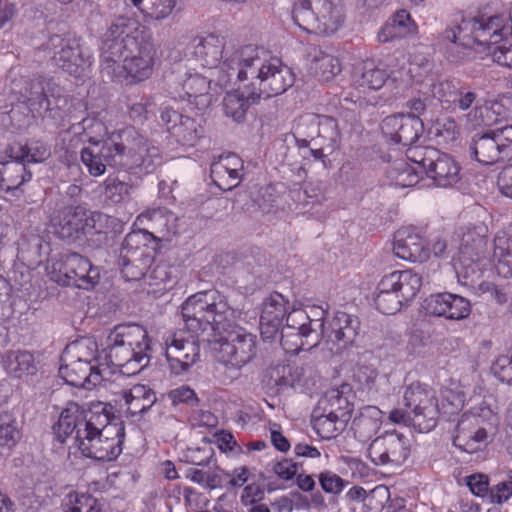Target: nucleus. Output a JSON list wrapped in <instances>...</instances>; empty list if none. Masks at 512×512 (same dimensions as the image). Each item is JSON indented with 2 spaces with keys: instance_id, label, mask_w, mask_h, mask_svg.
<instances>
[{
  "instance_id": "f257e3e1",
  "label": "nucleus",
  "mask_w": 512,
  "mask_h": 512,
  "mask_svg": "<svg viewBox=\"0 0 512 512\" xmlns=\"http://www.w3.org/2000/svg\"><path fill=\"white\" fill-rule=\"evenodd\" d=\"M182 317L190 335L177 331L166 339V358L175 375L186 373L200 358L196 337L213 332L217 359L227 369L239 371L257 354V338L243 327L233 325L235 311L216 290L198 292L182 305Z\"/></svg>"
},
{
  "instance_id": "f03ea898",
  "label": "nucleus",
  "mask_w": 512,
  "mask_h": 512,
  "mask_svg": "<svg viewBox=\"0 0 512 512\" xmlns=\"http://www.w3.org/2000/svg\"><path fill=\"white\" fill-rule=\"evenodd\" d=\"M53 429L62 443L74 435L75 444L85 457L112 461L122 452L124 426L122 422L110 420L105 404L98 403L85 410L77 403H69Z\"/></svg>"
},
{
  "instance_id": "7ed1b4c3",
  "label": "nucleus",
  "mask_w": 512,
  "mask_h": 512,
  "mask_svg": "<svg viewBox=\"0 0 512 512\" xmlns=\"http://www.w3.org/2000/svg\"><path fill=\"white\" fill-rule=\"evenodd\" d=\"M221 69L224 75L219 78V85H226L236 76L243 95L252 101L280 95L294 83V74L287 65L253 45L227 51Z\"/></svg>"
},
{
  "instance_id": "20e7f679",
  "label": "nucleus",
  "mask_w": 512,
  "mask_h": 512,
  "mask_svg": "<svg viewBox=\"0 0 512 512\" xmlns=\"http://www.w3.org/2000/svg\"><path fill=\"white\" fill-rule=\"evenodd\" d=\"M131 155L133 164L146 173L152 172L160 163L159 149L151 145L134 128L127 127L112 133L101 146L90 145L81 151V160L92 176H101L107 165H113L115 158L125 151Z\"/></svg>"
},
{
  "instance_id": "39448f33",
  "label": "nucleus",
  "mask_w": 512,
  "mask_h": 512,
  "mask_svg": "<svg viewBox=\"0 0 512 512\" xmlns=\"http://www.w3.org/2000/svg\"><path fill=\"white\" fill-rule=\"evenodd\" d=\"M147 331L140 325H118L106 339L105 361L123 375L139 373L149 363Z\"/></svg>"
},
{
  "instance_id": "423d86ee",
  "label": "nucleus",
  "mask_w": 512,
  "mask_h": 512,
  "mask_svg": "<svg viewBox=\"0 0 512 512\" xmlns=\"http://www.w3.org/2000/svg\"><path fill=\"white\" fill-rule=\"evenodd\" d=\"M63 360L70 363L61 365L59 372L72 386H97L109 374V363L100 362L98 344L94 338H81L67 345Z\"/></svg>"
},
{
  "instance_id": "0eeeda50",
  "label": "nucleus",
  "mask_w": 512,
  "mask_h": 512,
  "mask_svg": "<svg viewBox=\"0 0 512 512\" xmlns=\"http://www.w3.org/2000/svg\"><path fill=\"white\" fill-rule=\"evenodd\" d=\"M499 16L462 18L459 24L448 27L442 33L443 41L463 47L474 44L487 48L489 53L507 35Z\"/></svg>"
},
{
  "instance_id": "6e6552de",
  "label": "nucleus",
  "mask_w": 512,
  "mask_h": 512,
  "mask_svg": "<svg viewBox=\"0 0 512 512\" xmlns=\"http://www.w3.org/2000/svg\"><path fill=\"white\" fill-rule=\"evenodd\" d=\"M154 45L148 40L141 44L121 51L120 55L102 57V71L112 78H131L134 81H143L153 72Z\"/></svg>"
},
{
  "instance_id": "1a4fd4ad",
  "label": "nucleus",
  "mask_w": 512,
  "mask_h": 512,
  "mask_svg": "<svg viewBox=\"0 0 512 512\" xmlns=\"http://www.w3.org/2000/svg\"><path fill=\"white\" fill-rule=\"evenodd\" d=\"M327 404L322 407V440L337 439L346 428L353 411L354 398L349 383H335L334 387L324 394Z\"/></svg>"
},
{
  "instance_id": "9d476101",
  "label": "nucleus",
  "mask_w": 512,
  "mask_h": 512,
  "mask_svg": "<svg viewBox=\"0 0 512 512\" xmlns=\"http://www.w3.org/2000/svg\"><path fill=\"white\" fill-rule=\"evenodd\" d=\"M407 160L418 165L420 170L439 187H449L459 181L460 168L449 155L430 146L409 147Z\"/></svg>"
},
{
  "instance_id": "9b49d317",
  "label": "nucleus",
  "mask_w": 512,
  "mask_h": 512,
  "mask_svg": "<svg viewBox=\"0 0 512 512\" xmlns=\"http://www.w3.org/2000/svg\"><path fill=\"white\" fill-rule=\"evenodd\" d=\"M359 327L357 317L337 312L330 318L328 308L322 307V354L330 357L341 355L353 344Z\"/></svg>"
},
{
  "instance_id": "f8f14e48",
  "label": "nucleus",
  "mask_w": 512,
  "mask_h": 512,
  "mask_svg": "<svg viewBox=\"0 0 512 512\" xmlns=\"http://www.w3.org/2000/svg\"><path fill=\"white\" fill-rule=\"evenodd\" d=\"M149 40L145 27L133 17H117L103 37L101 57L120 55L121 51Z\"/></svg>"
},
{
  "instance_id": "ddd939ff",
  "label": "nucleus",
  "mask_w": 512,
  "mask_h": 512,
  "mask_svg": "<svg viewBox=\"0 0 512 512\" xmlns=\"http://www.w3.org/2000/svg\"><path fill=\"white\" fill-rule=\"evenodd\" d=\"M487 246L486 236L475 229L463 234L457 257H453V266L463 284H473L481 274L479 261Z\"/></svg>"
},
{
  "instance_id": "4468645a",
  "label": "nucleus",
  "mask_w": 512,
  "mask_h": 512,
  "mask_svg": "<svg viewBox=\"0 0 512 512\" xmlns=\"http://www.w3.org/2000/svg\"><path fill=\"white\" fill-rule=\"evenodd\" d=\"M403 404L413 414V425L420 432H428L435 427L439 410L432 389L419 382L412 383L404 392Z\"/></svg>"
},
{
  "instance_id": "2eb2a0df",
  "label": "nucleus",
  "mask_w": 512,
  "mask_h": 512,
  "mask_svg": "<svg viewBox=\"0 0 512 512\" xmlns=\"http://www.w3.org/2000/svg\"><path fill=\"white\" fill-rule=\"evenodd\" d=\"M411 453V436L387 431L376 437L368 447V456L375 465L400 466Z\"/></svg>"
},
{
  "instance_id": "dca6fc26",
  "label": "nucleus",
  "mask_w": 512,
  "mask_h": 512,
  "mask_svg": "<svg viewBox=\"0 0 512 512\" xmlns=\"http://www.w3.org/2000/svg\"><path fill=\"white\" fill-rule=\"evenodd\" d=\"M145 232L133 231L126 235L120 252V265L122 274L127 280L145 279L146 268L151 264L152 258L145 254L143 241Z\"/></svg>"
},
{
  "instance_id": "f3484780",
  "label": "nucleus",
  "mask_w": 512,
  "mask_h": 512,
  "mask_svg": "<svg viewBox=\"0 0 512 512\" xmlns=\"http://www.w3.org/2000/svg\"><path fill=\"white\" fill-rule=\"evenodd\" d=\"M52 44L58 48L53 54L55 65L75 77L83 76L90 68L93 58L75 39H62L55 36Z\"/></svg>"
},
{
  "instance_id": "a211bd4d",
  "label": "nucleus",
  "mask_w": 512,
  "mask_h": 512,
  "mask_svg": "<svg viewBox=\"0 0 512 512\" xmlns=\"http://www.w3.org/2000/svg\"><path fill=\"white\" fill-rule=\"evenodd\" d=\"M381 131L393 144L411 146L422 135L424 124L421 118L399 113L385 117L381 123Z\"/></svg>"
},
{
  "instance_id": "6ab92c4d",
  "label": "nucleus",
  "mask_w": 512,
  "mask_h": 512,
  "mask_svg": "<svg viewBox=\"0 0 512 512\" xmlns=\"http://www.w3.org/2000/svg\"><path fill=\"white\" fill-rule=\"evenodd\" d=\"M192 48L196 59L203 67L211 70V76H216L217 83L219 84V78L224 75L221 66L226 52L236 48H225L224 38L214 34L195 38L192 43Z\"/></svg>"
},
{
  "instance_id": "aec40b11",
  "label": "nucleus",
  "mask_w": 512,
  "mask_h": 512,
  "mask_svg": "<svg viewBox=\"0 0 512 512\" xmlns=\"http://www.w3.org/2000/svg\"><path fill=\"white\" fill-rule=\"evenodd\" d=\"M423 309L429 315L445 317L449 320H462L471 313L468 299L449 292L432 294L423 302Z\"/></svg>"
},
{
  "instance_id": "412c9836",
  "label": "nucleus",
  "mask_w": 512,
  "mask_h": 512,
  "mask_svg": "<svg viewBox=\"0 0 512 512\" xmlns=\"http://www.w3.org/2000/svg\"><path fill=\"white\" fill-rule=\"evenodd\" d=\"M211 76H203L197 72L187 71L180 81L181 89L177 91L178 97L187 100L197 109L208 107L217 93L216 87L212 88Z\"/></svg>"
},
{
  "instance_id": "4be33fe9",
  "label": "nucleus",
  "mask_w": 512,
  "mask_h": 512,
  "mask_svg": "<svg viewBox=\"0 0 512 512\" xmlns=\"http://www.w3.org/2000/svg\"><path fill=\"white\" fill-rule=\"evenodd\" d=\"M453 444L467 453L481 450L488 443V433L480 426V418L474 414H463L456 425Z\"/></svg>"
},
{
  "instance_id": "5701e85b",
  "label": "nucleus",
  "mask_w": 512,
  "mask_h": 512,
  "mask_svg": "<svg viewBox=\"0 0 512 512\" xmlns=\"http://www.w3.org/2000/svg\"><path fill=\"white\" fill-rule=\"evenodd\" d=\"M66 278L64 284L74 285L80 289L89 290L100 280V271L97 266L85 257L73 253L66 257L62 269Z\"/></svg>"
},
{
  "instance_id": "b1692460",
  "label": "nucleus",
  "mask_w": 512,
  "mask_h": 512,
  "mask_svg": "<svg viewBox=\"0 0 512 512\" xmlns=\"http://www.w3.org/2000/svg\"><path fill=\"white\" fill-rule=\"evenodd\" d=\"M394 254L403 260L423 263L430 256L425 238L413 228L399 229L394 235Z\"/></svg>"
},
{
  "instance_id": "393cba45",
  "label": "nucleus",
  "mask_w": 512,
  "mask_h": 512,
  "mask_svg": "<svg viewBox=\"0 0 512 512\" xmlns=\"http://www.w3.org/2000/svg\"><path fill=\"white\" fill-rule=\"evenodd\" d=\"M160 117L171 136L183 146H194L203 134L202 127L194 119L173 109L165 108Z\"/></svg>"
},
{
  "instance_id": "a878e982",
  "label": "nucleus",
  "mask_w": 512,
  "mask_h": 512,
  "mask_svg": "<svg viewBox=\"0 0 512 512\" xmlns=\"http://www.w3.org/2000/svg\"><path fill=\"white\" fill-rule=\"evenodd\" d=\"M115 403L129 416H140L157 401L155 392L147 385L136 384L115 395Z\"/></svg>"
},
{
  "instance_id": "bb28decb",
  "label": "nucleus",
  "mask_w": 512,
  "mask_h": 512,
  "mask_svg": "<svg viewBox=\"0 0 512 512\" xmlns=\"http://www.w3.org/2000/svg\"><path fill=\"white\" fill-rule=\"evenodd\" d=\"M242 170V160L237 155L230 154L220 157L211 165V176L219 187L230 190L240 183Z\"/></svg>"
},
{
  "instance_id": "cd10ccee",
  "label": "nucleus",
  "mask_w": 512,
  "mask_h": 512,
  "mask_svg": "<svg viewBox=\"0 0 512 512\" xmlns=\"http://www.w3.org/2000/svg\"><path fill=\"white\" fill-rule=\"evenodd\" d=\"M492 131L489 129L486 132L475 134L469 143L471 156L483 165H493L505 161Z\"/></svg>"
},
{
  "instance_id": "c85d7f7f",
  "label": "nucleus",
  "mask_w": 512,
  "mask_h": 512,
  "mask_svg": "<svg viewBox=\"0 0 512 512\" xmlns=\"http://www.w3.org/2000/svg\"><path fill=\"white\" fill-rule=\"evenodd\" d=\"M286 316V300L283 295L273 293L265 299L260 315L262 335L271 337Z\"/></svg>"
},
{
  "instance_id": "c756f323",
  "label": "nucleus",
  "mask_w": 512,
  "mask_h": 512,
  "mask_svg": "<svg viewBox=\"0 0 512 512\" xmlns=\"http://www.w3.org/2000/svg\"><path fill=\"white\" fill-rule=\"evenodd\" d=\"M384 287L395 289L403 302L415 298L422 286V277L412 270L394 271L385 275Z\"/></svg>"
},
{
  "instance_id": "7c9ffc66",
  "label": "nucleus",
  "mask_w": 512,
  "mask_h": 512,
  "mask_svg": "<svg viewBox=\"0 0 512 512\" xmlns=\"http://www.w3.org/2000/svg\"><path fill=\"white\" fill-rule=\"evenodd\" d=\"M85 211L80 208H67L52 219L55 233L62 239H74L84 229Z\"/></svg>"
},
{
  "instance_id": "2f4dec72",
  "label": "nucleus",
  "mask_w": 512,
  "mask_h": 512,
  "mask_svg": "<svg viewBox=\"0 0 512 512\" xmlns=\"http://www.w3.org/2000/svg\"><path fill=\"white\" fill-rule=\"evenodd\" d=\"M141 222H151L152 229L162 238L170 239L178 232V217L166 208L149 210L139 216Z\"/></svg>"
},
{
  "instance_id": "473e14b6",
  "label": "nucleus",
  "mask_w": 512,
  "mask_h": 512,
  "mask_svg": "<svg viewBox=\"0 0 512 512\" xmlns=\"http://www.w3.org/2000/svg\"><path fill=\"white\" fill-rule=\"evenodd\" d=\"M70 110V101L58 87L48 89L46 97L39 102L35 112L43 118L61 119Z\"/></svg>"
},
{
  "instance_id": "72a5a7b5",
  "label": "nucleus",
  "mask_w": 512,
  "mask_h": 512,
  "mask_svg": "<svg viewBox=\"0 0 512 512\" xmlns=\"http://www.w3.org/2000/svg\"><path fill=\"white\" fill-rule=\"evenodd\" d=\"M493 257L499 274L505 277L512 274V224L506 231L496 235Z\"/></svg>"
},
{
  "instance_id": "f704fd0d",
  "label": "nucleus",
  "mask_w": 512,
  "mask_h": 512,
  "mask_svg": "<svg viewBox=\"0 0 512 512\" xmlns=\"http://www.w3.org/2000/svg\"><path fill=\"white\" fill-rule=\"evenodd\" d=\"M346 20L344 6L340 0H325L322 3V34L329 36L341 29Z\"/></svg>"
},
{
  "instance_id": "c9c22d12",
  "label": "nucleus",
  "mask_w": 512,
  "mask_h": 512,
  "mask_svg": "<svg viewBox=\"0 0 512 512\" xmlns=\"http://www.w3.org/2000/svg\"><path fill=\"white\" fill-rule=\"evenodd\" d=\"M388 74L384 69L375 66L373 61H365L354 75L355 83L371 90L380 89L386 82Z\"/></svg>"
},
{
  "instance_id": "e433bc0d",
  "label": "nucleus",
  "mask_w": 512,
  "mask_h": 512,
  "mask_svg": "<svg viewBox=\"0 0 512 512\" xmlns=\"http://www.w3.org/2000/svg\"><path fill=\"white\" fill-rule=\"evenodd\" d=\"M382 411L376 406L365 407L360 415L353 420V427L360 437L370 438L381 425Z\"/></svg>"
},
{
  "instance_id": "4c0bfd02",
  "label": "nucleus",
  "mask_w": 512,
  "mask_h": 512,
  "mask_svg": "<svg viewBox=\"0 0 512 512\" xmlns=\"http://www.w3.org/2000/svg\"><path fill=\"white\" fill-rule=\"evenodd\" d=\"M48 89H51V83L46 78L35 77L25 81L20 93L29 109L35 112V108L39 107V102L48 94Z\"/></svg>"
},
{
  "instance_id": "58836bf2",
  "label": "nucleus",
  "mask_w": 512,
  "mask_h": 512,
  "mask_svg": "<svg viewBox=\"0 0 512 512\" xmlns=\"http://www.w3.org/2000/svg\"><path fill=\"white\" fill-rule=\"evenodd\" d=\"M418 165L411 166L405 160L394 161L388 170L389 177L401 187H411L418 183L423 174Z\"/></svg>"
},
{
  "instance_id": "ea45409f",
  "label": "nucleus",
  "mask_w": 512,
  "mask_h": 512,
  "mask_svg": "<svg viewBox=\"0 0 512 512\" xmlns=\"http://www.w3.org/2000/svg\"><path fill=\"white\" fill-rule=\"evenodd\" d=\"M6 368L14 377L32 375L37 370L33 354L28 351H16L7 356Z\"/></svg>"
},
{
  "instance_id": "a19ab883",
  "label": "nucleus",
  "mask_w": 512,
  "mask_h": 512,
  "mask_svg": "<svg viewBox=\"0 0 512 512\" xmlns=\"http://www.w3.org/2000/svg\"><path fill=\"white\" fill-rule=\"evenodd\" d=\"M385 282V276H383L378 283L374 303L381 313L392 315L400 310L404 302L399 298L395 289H388V287H384Z\"/></svg>"
},
{
  "instance_id": "79ce46f5",
  "label": "nucleus",
  "mask_w": 512,
  "mask_h": 512,
  "mask_svg": "<svg viewBox=\"0 0 512 512\" xmlns=\"http://www.w3.org/2000/svg\"><path fill=\"white\" fill-rule=\"evenodd\" d=\"M258 101H252L243 95L242 85L240 84L237 90L229 92L224 100L223 106L225 114L235 121H241L251 104H255Z\"/></svg>"
},
{
  "instance_id": "37998d69",
  "label": "nucleus",
  "mask_w": 512,
  "mask_h": 512,
  "mask_svg": "<svg viewBox=\"0 0 512 512\" xmlns=\"http://www.w3.org/2000/svg\"><path fill=\"white\" fill-rule=\"evenodd\" d=\"M64 512H102L100 502L87 493H69L63 503Z\"/></svg>"
},
{
  "instance_id": "c03bdc74",
  "label": "nucleus",
  "mask_w": 512,
  "mask_h": 512,
  "mask_svg": "<svg viewBox=\"0 0 512 512\" xmlns=\"http://www.w3.org/2000/svg\"><path fill=\"white\" fill-rule=\"evenodd\" d=\"M143 14L160 20L167 18L173 11L176 0H131Z\"/></svg>"
},
{
  "instance_id": "a18cd8bd",
  "label": "nucleus",
  "mask_w": 512,
  "mask_h": 512,
  "mask_svg": "<svg viewBox=\"0 0 512 512\" xmlns=\"http://www.w3.org/2000/svg\"><path fill=\"white\" fill-rule=\"evenodd\" d=\"M2 175L3 181L8 183V188H17L31 179V174L26 172L22 161H9L3 164Z\"/></svg>"
},
{
  "instance_id": "49530a36",
  "label": "nucleus",
  "mask_w": 512,
  "mask_h": 512,
  "mask_svg": "<svg viewBox=\"0 0 512 512\" xmlns=\"http://www.w3.org/2000/svg\"><path fill=\"white\" fill-rule=\"evenodd\" d=\"M322 139L327 141L325 148L322 147V163L326 165L324 150L326 149L328 153H333L338 147L340 140L338 124L331 116L322 115Z\"/></svg>"
},
{
  "instance_id": "de8ad7c7",
  "label": "nucleus",
  "mask_w": 512,
  "mask_h": 512,
  "mask_svg": "<svg viewBox=\"0 0 512 512\" xmlns=\"http://www.w3.org/2000/svg\"><path fill=\"white\" fill-rule=\"evenodd\" d=\"M80 125L87 135L91 145L101 146L107 139L104 137L107 135L108 130L102 121L93 117H88L83 119Z\"/></svg>"
},
{
  "instance_id": "09e8293b",
  "label": "nucleus",
  "mask_w": 512,
  "mask_h": 512,
  "mask_svg": "<svg viewBox=\"0 0 512 512\" xmlns=\"http://www.w3.org/2000/svg\"><path fill=\"white\" fill-rule=\"evenodd\" d=\"M21 161L41 163L51 155L50 148L40 141H32L21 148Z\"/></svg>"
},
{
  "instance_id": "8fccbe9b",
  "label": "nucleus",
  "mask_w": 512,
  "mask_h": 512,
  "mask_svg": "<svg viewBox=\"0 0 512 512\" xmlns=\"http://www.w3.org/2000/svg\"><path fill=\"white\" fill-rule=\"evenodd\" d=\"M435 136L444 143L454 142L460 135L459 127L452 117L438 120L434 126Z\"/></svg>"
},
{
  "instance_id": "3c124183",
  "label": "nucleus",
  "mask_w": 512,
  "mask_h": 512,
  "mask_svg": "<svg viewBox=\"0 0 512 512\" xmlns=\"http://www.w3.org/2000/svg\"><path fill=\"white\" fill-rule=\"evenodd\" d=\"M466 124L471 128L481 126H491L499 121L498 118L492 119L489 116L488 106L476 105L467 114H465Z\"/></svg>"
},
{
  "instance_id": "603ef678",
  "label": "nucleus",
  "mask_w": 512,
  "mask_h": 512,
  "mask_svg": "<svg viewBox=\"0 0 512 512\" xmlns=\"http://www.w3.org/2000/svg\"><path fill=\"white\" fill-rule=\"evenodd\" d=\"M492 134L495 135L499 148L504 156L505 161L512 159V125H505L492 129Z\"/></svg>"
},
{
  "instance_id": "864d4df0",
  "label": "nucleus",
  "mask_w": 512,
  "mask_h": 512,
  "mask_svg": "<svg viewBox=\"0 0 512 512\" xmlns=\"http://www.w3.org/2000/svg\"><path fill=\"white\" fill-rule=\"evenodd\" d=\"M493 374L501 381L512 383V354L500 355L493 363Z\"/></svg>"
},
{
  "instance_id": "5fc2aeb1",
  "label": "nucleus",
  "mask_w": 512,
  "mask_h": 512,
  "mask_svg": "<svg viewBox=\"0 0 512 512\" xmlns=\"http://www.w3.org/2000/svg\"><path fill=\"white\" fill-rule=\"evenodd\" d=\"M104 185V195L113 203L122 201L129 192V187L127 184L114 178H107L104 182Z\"/></svg>"
},
{
  "instance_id": "6e6d98bb",
  "label": "nucleus",
  "mask_w": 512,
  "mask_h": 512,
  "mask_svg": "<svg viewBox=\"0 0 512 512\" xmlns=\"http://www.w3.org/2000/svg\"><path fill=\"white\" fill-rule=\"evenodd\" d=\"M458 86L451 80L441 81L433 86V94L443 104L450 108L452 102L455 100Z\"/></svg>"
},
{
  "instance_id": "4d7b16f0",
  "label": "nucleus",
  "mask_w": 512,
  "mask_h": 512,
  "mask_svg": "<svg viewBox=\"0 0 512 512\" xmlns=\"http://www.w3.org/2000/svg\"><path fill=\"white\" fill-rule=\"evenodd\" d=\"M212 457L213 449L206 442L201 447H189L186 453L187 460L197 466L209 464Z\"/></svg>"
},
{
  "instance_id": "13d9d810",
  "label": "nucleus",
  "mask_w": 512,
  "mask_h": 512,
  "mask_svg": "<svg viewBox=\"0 0 512 512\" xmlns=\"http://www.w3.org/2000/svg\"><path fill=\"white\" fill-rule=\"evenodd\" d=\"M307 319V315L303 310H293L286 317V323L288 327H291L296 330V333L293 336L296 339L301 340L302 337L308 336L310 331L305 325V320Z\"/></svg>"
},
{
  "instance_id": "bf43d9fd",
  "label": "nucleus",
  "mask_w": 512,
  "mask_h": 512,
  "mask_svg": "<svg viewBox=\"0 0 512 512\" xmlns=\"http://www.w3.org/2000/svg\"><path fill=\"white\" fill-rule=\"evenodd\" d=\"M20 439V432L12 421L3 422L0 419V447L12 448Z\"/></svg>"
},
{
  "instance_id": "052dcab7",
  "label": "nucleus",
  "mask_w": 512,
  "mask_h": 512,
  "mask_svg": "<svg viewBox=\"0 0 512 512\" xmlns=\"http://www.w3.org/2000/svg\"><path fill=\"white\" fill-rule=\"evenodd\" d=\"M342 71L340 60L332 55L322 53V82H329Z\"/></svg>"
},
{
  "instance_id": "680f3d73",
  "label": "nucleus",
  "mask_w": 512,
  "mask_h": 512,
  "mask_svg": "<svg viewBox=\"0 0 512 512\" xmlns=\"http://www.w3.org/2000/svg\"><path fill=\"white\" fill-rule=\"evenodd\" d=\"M347 484V481L331 471L322 472V490L326 493L337 496Z\"/></svg>"
},
{
  "instance_id": "e2e57ef3",
  "label": "nucleus",
  "mask_w": 512,
  "mask_h": 512,
  "mask_svg": "<svg viewBox=\"0 0 512 512\" xmlns=\"http://www.w3.org/2000/svg\"><path fill=\"white\" fill-rule=\"evenodd\" d=\"M476 99V92L469 90L466 87L458 86L455 100L452 102L450 108L453 110L459 109L461 111H466L472 107L473 103L476 102Z\"/></svg>"
},
{
  "instance_id": "0e129e2a",
  "label": "nucleus",
  "mask_w": 512,
  "mask_h": 512,
  "mask_svg": "<svg viewBox=\"0 0 512 512\" xmlns=\"http://www.w3.org/2000/svg\"><path fill=\"white\" fill-rule=\"evenodd\" d=\"M394 25L400 30L401 34L406 37L414 34L416 31V24L411 19L410 14L406 10H398L390 18Z\"/></svg>"
},
{
  "instance_id": "69168bd1",
  "label": "nucleus",
  "mask_w": 512,
  "mask_h": 512,
  "mask_svg": "<svg viewBox=\"0 0 512 512\" xmlns=\"http://www.w3.org/2000/svg\"><path fill=\"white\" fill-rule=\"evenodd\" d=\"M144 281L151 286H157L161 283L170 281L168 268L165 265H155L153 268L148 265Z\"/></svg>"
},
{
  "instance_id": "338daca9",
  "label": "nucleus",
  "mask_w": 512,
  "mask_h": 512,
  "mask_svg": "<svg viewBox=\"0 0 512 512\" xmlns=\"http://www.w3.org/2000/svg\"><path fill=\"white\" fill-rule=\"evenodd\" d=\"M511 496L512 485L509 480L498 483L490 490L491 501L499 505L508 501Z\"/></svg>"
},
{
  "instance_id": "774afa93",
  "label": "nucleus",
  "mask_w": 512,
  "mask_h": 512,
  "mask_svg": "<svg viewBox=\"0 0 512 512\" xmlns=\"http://www.w3.org/2000/svg\"><path fill=\"white\" fill-rule=\"evenodd\" d=\"M499 65L512 69V45H498L490 53Z\"/></svg>"
}]
</instances>
